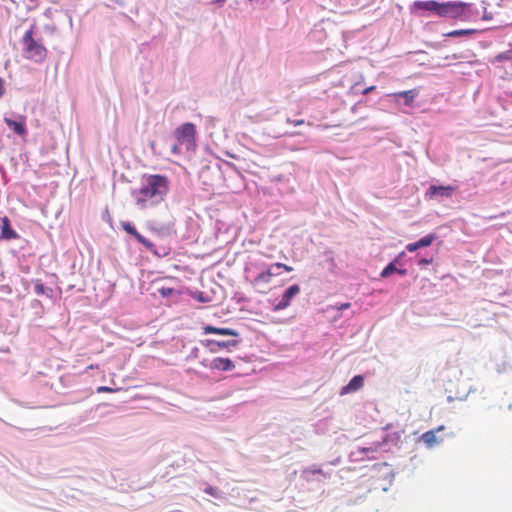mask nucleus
<instances>
[{
	"label": "nucleus",
	"instance_id": "1",
	"mask_svg": "<svg viewBox=\"0 0 512 512\" xmlns=\"http://www.w3.org/2000/svg\"><path fill=\"white\" fill-rule=\"evenodd\" d=\"M169 191V180L160 174L144 175L139 189L132 191L135 204L147 209L161 203Z\"/></svg>",
	"mask_w": 512,
	"mask_h": 512
},
{
	"label": "nucleus",
	"instance_id": "2",
	"mask_svg": "<svg viewBox=\"0 0 512 512\" xmlns=\"http://www.w3.org/2000/svg\"><path fill=\"white\" fill-rule=\"evenodd\" d=\"M23 55L26 59L37 63L43 62L47 57V49L33 38V28L26 31L23 36Z\"/></svg>",
	"mask_w": 512,
	"mask_h": 512
},
{
	"label": "nucleus",
	"instance_id": "3",
	"mask_svg": "<svg viewBox=\"0 0 512 512\" xmlns=\"http://www.w3.org/2000/svg\"><path fill=\"white\" fill-rule=\"evenodd\" d=\"M469 9V3L461 1L441 2L439 17L453 20L463 19L468 16Z\"/></svg>",
	"mask_w": 512,
	"mask_h": 512
},
{
	"label": "nucleus",
	"instance_id": "4",
	"mask_svg": "<svg viewBox=\"0 0 512 512\" xmlns=\"http://www.w3.org/2000/svg\"><path fill=\"white\" fill-rule=\"evenodd\" d=\"M174 137L179 145H184L187 150L195 146L196 128L192 123H184L174 131Z\"/></svg>",
	"mask_w": 512,
	"mask_h": 512
},
{
	"label": "nucleus",
	"instance_id": "5",
	"mask_svg": "<svg viewBox=\"0 0 512 512\" xmlns=\"http://www.w3.org/2000/svg\"><path fill=\"white\" fill-rule=\"evenodd\" d=\"M202 345L207 348L211 353H217L221 350L235 348L238 346L237 340L218 341L213 339L203 340Z\"/></svg>",
	"mask_w": 512,
	"mask_h": 512
},
{
	"label": "nucleus",
	"instance_id": "6",
	"mask_svg": "<svg viewBox=\"0 0 512 512\" xmlns=\"http://www.w3.org/2000/svg\"><path fill=\"white\" fill-rule=\"evenodd\" d=\"M300 293V286L297 284L291 285L283 293L281 300L274 306L275 311L286 309L290 306L292 299Z\"/></svg>",
	"mask_w": 512,
	"mask_h": 512
},
{
	"label": "nucleus",
	"instance_id": "7",
	"mask_svg": "<svg viewBox=\"0 0 512 512\" xmlns=\"http://www.w3.org/2000/svg\"><path fill=\"white\" fill-rule=\"evenodd\" d=\"M455 192V187L453 186H436V185H431L426 193H425V196L426 198H429V199H433L435 197H440V198H451L452 195L454 194Z\"/></svg>",
	"mask_w": 512,
	"mask_h": 512
},
{
	"label": "nucleus",
	"instance_id": "8",
	"mask_svg": "<svg viewBox=\"0 0 512 512\" xmlns=\"http://www.w3.org/2000/svg\"><path fill=\"white\" fill-rule=\"evenodd\" d=\"M122 229L128 234L132 235L139 243L146 247L149 251H152L154 244L143 237L136 228L130 222H121Z\"/></svg>",
	"mask_w": 512,
	"mask_h": 512
},
{
	"label": "nucleus",
	"instance_id": "9",
	"mask_svg": "<svg viewBox=\"0 0 512 512\" xmlns=\"http://www.w3.org/2000/svg\"><path fill=\"white\" fill-rule=\"evenodd\" d=\"M271 266L266 270L260 272L252 281L251 285L258 289L259 292H264L261 288L271 283L272 277L275 275L272 272Z\"/></svg>",
	"mask_w": 512,
	"mask_h": 512
},
{
	"label": "nucleus",
	"instance_id": "10",
	"mask_svg": "<svg viewBox=\"0 0 512 512\" xmlns=\"http://www.w3.org/2000/svg\"><path fill=\"white\" fill-rule=\"evenodd\" d=\"M440 6H441V2L434 1V0L415 1L413 3V8L415 10L427 11L437 17H439Z\"/></svg>",
	"mask_w": 512,
	"mask_h": 512
},
{
	"label": "nucleus",
	"instance_id": "11",
	"mask_svg": "<svg viewBox=\"0 0 512 512\" xmlns=\"http://www.w3.org/2000/svg\"><path fill=\"white\" fill-rule=\"evenodd\" d=\"M209 368L218 371H231L235 368V364L229 358L217 357L210 362Z\"/></svg>",
	"mask_w": 512,
	"mask_h": 512
},
{
	"label": "nucleus",
	"instance_id": "12",
	"mask_svg": "<svg viewBox=\"0 0 512 512\" xmlns=\"http://www.w3.org/2000/svg\"><path fill=\"white\" fill-rule=\"evenodd\" d=\"M18 238H19L18 233L14 229L11 228L9 218L7 216H4L2 218L0 239L14 240V239H18Z\"/></svg>",
	"mask_w": 512,
	"mask_h": 512
},
{
	"label": "nucleus",
	"instance_id": "13",
	"mask_svg": "<svg viewBox=\"0 0 512 512\" xmlns=\"http://www.w3.org/2000/svg\"><path fill=\"white\" fill-rule=\"evenodd\" d=\"M364 385V378L361 375L354 376L347 385L341 388L340 394L345 395L356 392Z\"/></svg>",
	"mask_w": 512,
	"mask_h": 512
},
{
	"label": "nucleus",
	"instance_id": "14",
	"mask_svg": "<svg viewBox=\"0 0 512 512\" xmlns=\"http://www.w3.org/2000/svg\"><path fill=\"white\" fill-rule=\"evenodd\" d=\"M202 329H203L204 334H218V335H223V336H234V337L238 336V332L231 328H219V327H214L212 325H205V326H203Z\"/></svg>",
	"mask_w": 512,
	"mask_h": 512
},
{
	"label": "nucleus",
	"instance_id": "15",
	"mask_svg": "<svg viewBox=\"0 0 512 512\" xmlns=\"http://www.w3.org/2000/svg\"><path fill=\"white\" fill-rule=\"evenodd\" d=\"M4 121L17 135L25 136L27 134L24 117H21L20 121H15L6 117L4 118Z\"/></svg>",
	"mask_w": 512,
	"mask_h": 512
},
{
	"label": "nucleus",
	"instance_id": "16",
	"mask_svg": "<svg viewBox=\"0 0 512 512\" xmlns=\"http://www.w3.org/2000/svg\"><path fill=\"white\" fill-rule=\"evenodd\" d=\"M421 440L428 448H432L435 445H437L443 441L442 438H438L436 436L435 430H429V431L423 433L421 436Z\"/></svg>",
	"mask_w": 512,
	"mask_h": 512
},
{
	"label": "nucleus",
	"instance_id": "17",
	"mask_svg": "<svg viewBox=\"0 0 512 512\" xmlns=\"http://www.w3.org/2000/svg\"><path fill=\"white\" fill-rule=\"evenodd\" d=\"M34 291L37 295H46L49 298L53 295L52 288L44 286L40 280L35 282Z\"/></svg>",
	"mask_w": 512,
	"mask_h": 512
},
{
	"label": "nucleus",
	"instance_id": "18",
	"mask_svg": "<svg viewBox=\"0 0 512 512\" xmlns=\"http://www.w3.org/2000/svg\"><path fill=\"white\" fill-rule=\"evenodd\" d=\"M416 95H417V93L414 90L402 91V92L395 94V96H397V97H403L405 99V104H407V105H409L411 102H413Z\"/></svg>",
	"mask_w": 512,
	"mask_h": 512
},
{
	"label": "nucleus",
	"instance_id": "19",
	"mask_svg": "<svg viewBox=\"0 0 512 512\" xmlns=\"http://www.w3.org/2000/svg\"><path fill=\"white\" fill-rule=\"evenodd\" d=\"M495 62H503L509 61L512 62V49L506 50L504 52L499 53L494 57Z\"/></svg>",
	"mask_w": 512,
	"mask_h": 512
},
{
	"label": "nucleus",
	"instance_id": "20",
	"mask_svg": "<svg viewBox=\"0 0 512 512\" xmlns=\"http://www.w3.org/2000/svg\"><path fill=\"white\" fill-rule=\"evenodd\" d=\"M435 239H436L435 234H428V235L422 237L421 239H419L418 244H419L420 248L428 247L435 241Z\"/></svg>",
	"mask_w": 512,
	"mask_h": 512
},
{
	"label": "nucleus",
	"instance_id": "21",
	"mask_svg": "<svg viewBox=\"0 0 512 512\" xmlns=\"http://www.w3.org/2000/svg\"><path fill=\"white\" fill-rule=\"evenodd\" d=\"M396 272V267L394 265V263H390L388 264L380 273V276L382 278H387L389 277L392 273Z\"/></svg>",
	"mask_w": 512,
	"mask_h": 512
},
{
	"label": "nucleus",
	"instance_id": "22",
	"mask_svg": "<svg viewBox=\"0 0 512 512\" xmlns=\"http://www.w3.org/2000/svg\"><path fill=\"white\" fill-rule=\"evenodd\" d=\"M159 293L162 297H168L174 295L176 293V290L170 287H162L159 289Z\"/></svg>",
	"mask_w": 512,
	"mask_h": 512
},
{
	"label": "nucleus",
	"instance_id": "23",
	"mask_svg": "<svg viewBox=\"0 0 512 512\" xmlns=\"http://www.w3.org/2000/svg\"><path fill=\"white\" fill-rule=\"evenodd\" d=\"M505 408L511 409L512 405L508 404L507 406H505V405L493 406V407H491V412L494 416H499V412H501Z\"/></svg>",
	"mask_w": 512,
	"mask_h": 512
},
{
	"label": "nucleus",
	"instance_id": "24",
	"mask_svg": "<svg viewBox=\"0 0 512 512\" xmlns=\"http://www.w3.org/2000/svg\"><path fill=\"white\" fill-rule=\"evenodd\" d=\"M469 33H471V30H454V31L447 33L446 35L449 37H456V36H461V35H467Z\"/></svg>",
	"mask_w": 512,
	"mask_h": 512
},
{
	"label": "nucleus",
	"instance_id": "25",
	"mask_svg": "<svg viewBox=\"0 0 512 512\" xmlns=\"http://www.w3.org/2000/svg\"><path fill=\"white\" fill-rule=\"evenodd\" d=\"M303 474H312V475L321 474L323 476H326V474L324 473V471L321 468L305 469L303 471Z\"/></svg>",
	"mask_w": 512,
	"mask_h": 512
},
{
	"label": "nucleus",
	"instance_id": "26",
	"mask_svg": "<svg viewBox=\"0 0 512 512\" xmlns=\"http://www.w3.org/2000/svg\"><path fill=\"white\" fill-rule=\"evenodd\" d=\"M204 492L208 495H211L213 497H218L219 496V491L217 488L215 487H212V486H208L204 489Z\"/></svg>",
	"mask_w": 512,
	"mask_h": 512
},
{
	"label": "nucleus",
	"instance_id": "27",
	"mask_svg": "<svg viewBox=\"0 0 512 512\" xmlns=\"http://www.w3.org/2000/svg\"><path fill=\"white\" fill-rule=\"evenodd\" d=\"M118 389H113V388H110L108 386H99L97 388V392L98 393H113V392H116Z\"/></svg>",
	"mask_w": 512,
	"mask_h": 512
},
{
	"label": "nucleus",
	"instance_id": "28",
	"mask_svg": "<svg viewBox=\"0 0 512 512\" xmlns=\"http://www.w3.org/2000/svg\"><path fill=\"white\" fill-rule=\"evenodd\" d=\"M271 268H283L287 272H291L293 270V268L291 266H288L283 263H275V264L271 265Z\"/></svg>",
	"mask_w": 512,
	"mask_h": 512
},
{
	"label": "nucleus",
	"instance_id": "29",
	"mask_svg": "<svg viewBox=\"0 0 512 512\" xmlns=\"http://www.w3.org/2000/svg\"><path fill=\"white\" fill-rule=\"evenodd\" d=\"M420 246L418 244V241L414 242V243H409L407 246H406V249L409 251V252H414L416 251L417 249H419Z\"/></svg>",
	"mask_w": 512,
	"mask_h": 512
},
{
	"label": "nucleus",
	"instance_id": "30",
	"mask_svg": "<svg viewBox=\"0 0 512 512\" xmlns=\"http://www.w3.org/2000/svg\"><path fill=\"white\" fill-rule=\"evenodd\" d=\"M286 122L288 124H291V125H294V126H299V125H302L304 124V120L303 119H299V120H291L290 118H287L286 119Z\"/></svg>",
	"mask_w": 512,
	"mask_h": 512
},
{
	"label": "nucleus",
	"instance_id": "31",
	"mask_svg": "<svg viewBox=\"0 0 512 512\" xmlns=\"http://www.w3.org/2000/svg\"><path fill=\"white\" fill-rule=\"evenodd\" d=\"M432 261H433V259H432V258H430V259L422 258V259H420V260L418 261V265H420V266L428 265V264H431V263H432Z\"/></svg>",
	"mask_w": 512,
	"mask_h": 512
},
{
	"label": "nucleus",
	"instance_id": "32",
	"mask_svg": "<svg viewBox=\"0 0 512 512\" xmlns=\"http://www.w3.org/2000/svg\"><path fill=\"white\" fill-rule=\"evenodd\" d=\"M180 146H181V145H179L178 143H177V144H175V145H173V146H172V152H173L174 154H179V153H180Z\"/></svg>",
	"mask_w": 512,
	"mask_h": 512
},
{
	"label": "nucleus",
	"instance_id": "33",
	"mask_svg": "<svg viewBox=\"0 0 512 512\" xmlns=\"http://www.w3.org/2000/svg\"><path fill=\"white\" fill-rule=\"evenodd\" d=\"M4 81L2 78H0V98L4 95Z\"/></svg>",
	"mask_w": 512,
	"mask_h": 512
},
{
	"label": "nucleus",
	"instance_id": "34",
	"mask_svg": "<svg viewBox=\"0 0 512 512\" xmlns=\"http://www.w3.org/2000/svg\"><path fill=\"white\" fill-rule=\"evenodd\" d=\"M351 306L349 302L343 303L338 307V310L348 309Z\"/></svg>",
	"mask_w": 512,
	"mask_h": 512
},
{
	"label": "nucleus",
	"instance_id": "35",
	"mask_svg": "<svg viewBox=\"0 0 512 512\" xmlns=\"http://www.w3.org/2000/svg\"><path fill=\"white\" fill-rule=\"evenodd\" d=\"M375 89V86H370L364 89L363 94H368Z\"/></svg>",
	"mask_w": 512,
	"mask_h": 512
},
{
	"label": "nucleus",
	"instance_id": "36",
	"mask_svg": "<svg viewBox=\"0 0 512 512\" xmlns=\"http://www.w3.org/2000/svg\"><path fill=\"white\" fill-rule=\"evenodd\" d=\"M396 272L399 273L400 275H405L406 274V269H397L396 268Z\"/></svg>",
	"mask_w": 512,
	"mask_h": 512
},
{
	"label": "nucleus",
	"instance_id": "37",
	"mask_svg": "<svg viewBox=\"0 0 512 512\" xmlns=\"http://www.w3.org/2000/svg\"><path fill=\"white\" fill-rule=\"evenodd\" d=\"M445 429V427L443 425H440L439 427H437L436 429H434L436 432H439V431H443Z\"/></svg>",
	"mask_w": 512,
	"mask_h": 512
}]
</instances>
